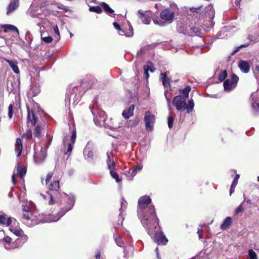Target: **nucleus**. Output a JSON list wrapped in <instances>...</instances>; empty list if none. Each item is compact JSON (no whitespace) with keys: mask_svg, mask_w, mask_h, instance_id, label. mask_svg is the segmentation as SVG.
Wrapping results in <instances>:
<instances>
[{"mask_svg":"<svg viewBox=\"0 0 259 259\" xmlns=\"http://www.w3.org/2000/svg\"><path fill=\"white\" fill-rule=\"evenodd\" d=\"M26 168L19 163L17 167V171L20 178L22 179L26 172Z\"/></svg>","mask_w":259,"mask_h":259,"instance_id":"25","label":"nucleus"},{"mask_svg":"<svg viewBox=\"0 0 259 259\" xmlns=\"http://www.w3.org/2000/svg\"><path fill=\"white\" fill-rule=\"evenodd\" d=\"M76 138V128H75L74 126H73L72 134H71V136L70 138V142L67 146V150L66 151H64L65 154H68L69 155L70 154L71 151H72L73 146L74 144L75 143Z\"/></svg>","mask_w":259,"mask_h":259,"instance_id":"15","label":"nucleus"},{"mask_svg":"<svg viewBox=\"0 0 259 259\" xmlns=\"http://www.w3.org/2000/svg\"><path fill=\"white\" fill-rule=\"evenodd\" d=\"M127 203V202L123 199V198H122L120 200V208H119L120 211V214L119 215H121V213L122 211V210L124 208H126Z\"/></svg>","mask_w":259,"mask_h":259,"instance_id":"39","label":"nucleus"},{"mask_svg":"<svg viewBox=\"0 0 259 259\" xmlns=\"http://www.w3.org/2000/svg\"><path fill=\"white\" fill-rule=\"evenodd\" d=\"M95 151L94 146L92 143L88 142L86 145L84 150L83 155L85 159H93Z\"/></svg>","mask_w":259,"mask_h":259,"instance_id":"14","label":"nucleus"},{"mask_svg":"<svg viewBox=\"0 0 259 259\" xmlns=\"http://www.w3.org/2000/svg\"><path fill=\"white\" fill-rule=\"evenodd\" d=\"M137 212L139 219L148 234L153 235V240L157 245L161 244L162 230L149 196L144 195L139 198Z\"/></svg>","mask_w":259,"mask_h":259,"instance_id":"1","label":"nucleus"},{"mask_svg":"<svg viewBox=\"0 0 259 259\" xmlns=\"http://www.w3.org/2000/svg\"><path fill=\"white\" fill-rule=\"evenodd\" d=\"M168 242V239L166 238L165 236L163 234V245H165Z\"/></svg>","mask_w":259,"mask_h":259,"instance_id":"62","label":"nucleus"},{"mask_svg":"<svg viewBox=\"0 0 259 259\" xmlns=\"http://www.w3.org/2000/svg\"><path fill=\"white\" fill-rule=\"evenodd\" d=\"M161 7V5L159 3V4H156L155 5V8L157 9V10H159V9H160Z\"/></svg>","mask_w":259,"mask_h":259,"instance_id":"64","label":"nucleus"},{"mask_svg":"<svg viewBox=\"0 0 259 259\" xmlns=\"http://www.w3.org/2000/svg\"><path fill=\"white\" fill-rule=\"evenodd\" d=\"M27 119L29 122H31L32 125H34L36 123V118L34 116L33 112H30L29 111L28 112Z\"/></svg>","mask_w":259,"mask_h":259,"instance_id":"34","label":"nucleus"},{"mask_svg":"<svg viewBox=\"0 0 259 259\" xmlns=\"http://www.w3.org/2000/svg\"><path fill=\"white\" fill-rule=\"evenodd\" d=\"M191 91V88L190 86H186L183 90L180 91V94H182L183 95L182 97L188 100L189 98V94Z\"/></svg>","mask_w":259,"mask_h":259,"instance_id":"33","label":"nucleus"},{"mask_svg":"<svg viewBox=\"0 0 259 259\" xmlns=\"http://www.w3.org/2000/svg\"><path fill=\"white\" fill-rule=\"evenodd\" d=\"M155 15H159L160 18L155 15L153 18V21L155 24L160 26L161 25L162 11H157L155 12Z\"/></svg>","mask_w":259,"mask_h":259,"instance_id":"28","label":"nucleus"},{"mask_svg":"<svg viewBox=\"0 0 259 259\" xmlns=\"http://www.w3.org/2000/svg\"><path fill=\"white\" fill-rule=\"evenodd\" d=\"M249 44L246 43V44H244L241 45L240 46L236 48V49L233 51L232 54H234L235 53L237 52L239 50V49L241 48L248 47L249 46Z\"/></svg>","mask_w":259,"mask_h":259,"instance_id":"52","label":"nucleus"},{"mask_svg":"<svg viewBox=\"0 0 259 259\" xmlns=\"http://www.w3.org/2000/svg\"><path fill=\"white\" fill-rule=\"evenodd\" d=\"M249 259H257L256 253L251 249L248 250Z\"/></svg>","mask_w":259,"mask_h":259,"instance_id":"41","label":"nucleus"},{"mask_svg":"<svg viewBox=\"0 0 259 259\" xmlns=\"http://www.w3.org/2000/svg\"><path fill=\"white\" fill-rule=\"evenodd\" d=\"M27 240V237L26 235H23L19 238L16 239L14 241V245L15 246V248H18L24 244Z\"/></svg>","mask_w":259,"mask_h":259,"instance_id":"22","label":"nucleus"},{"mask_svg":"<svg viewBox=\"0 0 259 259\" xmlns=\"http://www.w3.org/2000/svg\"><path fill=\"white\" fill-rule=\"evenodd\" d=\"M143 168V166L141 164H138L134 168V170L136 171L141 170Z\"/></svg>","mask_w":259,"mask_h":259,"instance_id":"58","label":"nucleus"},{"mask_svg":"<svg viewBox=\"0 0 259 259\" xmlns=\"http://www.w3.org/2000/svg\"><path fill=\"white\" fill-rule=\"evenodd\" d=\"M151 65V63H149L147 64L146 66H144V77L146 79H148L149 77V73L148 71L150 70L151 72H153V71L150 68V66Z\"/></svg>","mask_w":259,"mask_h":259,"instance_id":"35","label":"nucleus"},{"mask_svg":"<svg viewBox=\"0 0 259 259\" xmlns=\"http://www.w3.org/2000/svg\"><path fill=\"white\" fill-rule=\"evenodd\" d=\"M239 178V175L238 174L236 175L231 185L236 186V185L238 183V181Z\"/></svg>","mask_w":259,"mask_h":259,"instance_id":"51","label":"nucleus"},{"mask_svg":"<svg viewBox=\"0 0 259 259\" xmlns=\"http://www.w3.org/2000/svg\"><path fill=\"white\" fill-rule=\"evenodd\" d=\"M6 62L9 64L13 71L16 73V74H19V69L17 66V62L10 60H6Z\"/></svg>","mask_w":259,"mask_h":259,"instance_id":"27","label":"nucleus"},{"mask_svg":"<svg viewBox=\"0 0 259 259\" xmlns=\"http://www.w3.org/2000/svg\"><path fill=\"white\" fill-rule=\"evenodd\" d=\"M154 252L155 253V255H156V258L157 259H161L160 253L159 249L157 247L155 249Z\"/></svg>","mask_w":259,"mask_h":259,"instance_id":"53","label":"nucleus"},{"mask_svg":"<svg viewBox=\"0 0 259 259\" xmlns=\"http://www.w3.org/2000/svg\"><path fill=\"white\" fill-rule=\"evenodd\" d=\"M134 109V105H131L128 109L123 110L122 113V116L125 119L129 118L130 117L133 115Z\"/></svg>","mask_w":259,"mask_h":259,"instance_id":"21","label":"nucleus"},{"mask_svg":"<svg viewBox=\"0 0 259 259\" xmlns=\"http://www.w3.org/2000/svg\"><path fill=\"white\" fill-rule=\"evenodd\" d=\"M113 26H114V28H115L116 29H117V30H118V31L120 29H121V28L120 27V25H119V24H118L116 22H113Z\"/></svg>","mask_w":259,"mask_h":259,"instance_id":"59","label":"nucleus"},{"mask_svg":"<svg viewBox=\"0 0 259 259\" xmlns=\"http://www.w3.org/2000/svg\"><path fill=\"white\" fill-rule=\"evenodd\" d=\"M239 77L235 74L232 75L231 79H227L224 82V87L225 91L230 92L235 88L238 81Z\"/></svg>","mask_w":259,"mask_h":259,"instance_id":"12","label":"nucleus"},{"mask_svg":"<svg viewBox=\"0 0 259 259\" xmlns=\"http://www.w3.org/2000/svg\"><path fill=\"white\" fill-rule=\"evenodd\" d=\"M174 119L172 117L169 116L167 118V124L169 128H171L173 126Z\"/></svg>","mask_w":259,"mask_h":259,"instance_id":"49","label":"nucleus"},{"mask_svg":"<svg viewBox=\"0 0 259 259\" xmlns=\"http://www.w3.org/2000/svg\"><path fill=\"white\" fill-rule=\"evenodd\" d=\"M163 85L165 89L164 95L166 99L168 101L171 95V89L170 87V79L167 76V72L163 73Z\"/></svg>","mask_w":259,"mask_h":259,"instance_id":"11","label":"nucleus"},{"mask_svg":"<svg viewBox=\"0 0 259 259\" xmlns=\"http://www.w3.org/2000/svg\"><path fill=\"white\" fill-rule=\"evenodd\" d=\"M77 90V88L73 87L72 89L69 88L67 90L66 94L65 102L70 103L71 99L73 100V104H76L81 99L80 95H77L75 93Z\"/></svg>","mask_w":259,"mask_h":259,"instance_id":"9","label":"nucleus"},{"mask_svg":"<svg viewBox=\"0 0 259 259\" xmlns=\"http://www.w3.org/2000/svg\"><path fill=\"white\" fill-rule=\"evenodd\" d=\"M53 29H54V33L57 35V36H58V39H60V33H59V29H58V27L57 26V25H55L53 27Z\"/></svg>","mask_w":259,"mask_h":259,"instance_id":"54","label":"nucleus"},{"mask_svg":"<svg viewBox=\"0 0 259 259\" xmlns=\"http://www.w3.org/2000/svg\"><path fill=\"white\" fill-rule=\"evenodd\" d=\"M253 102L252 103V107L254 110L255 114H257L258 111H259V102L256 101L254 98H252Z\"/></svg>","mask_w":259,"mask_h":259,"instance_id":"38","label":"nucleus"},{"mask_svg":"<svg viewBox=\"0 0 259 259\" xmlns=\"http://www.w3.org/2000/svg\"><path fill=\"white\" fill-rule=\"evenodd\" d=\"M243 203L240 204L238 207L236 209L235 213V214H238L240 212H242L244 211V208L242 206Z\"/></svg>","mask_w":259,"mask_h":259,"instance_id":"48","label":"nucleus"},{"mask_svg":"<svg viewBox=\"0 0 259 259\" xmlns=\"http://www.w3.org/2000/svg\"><path fill=\"white\" fill-rule=\"evenodd\" d=\"M19 5V0H13L11 1L7 7V14L9 15L13 12L18 7Z\"/></svg>","mask_w":259,"mask_h":259,"instance_id":"20","label":"nucleus"},{"mask_svg":"<svg viewBox=\"0 0 259 259\" xmlns=\"http://www.w3.org/2000/svg\"><path fill=\"white\" fill-rule=\"evenodd\" d=\"M191 31H192V33L195 34L197 36H199L200 32V30L198 27H194L191 28Z\"/></svg>","mask_w":259,"mask_h":259,"instance_id":"47","label":"nucleus"},{"mask_svg":"<svg viewBox=\"0 0 259 259\" xmlns=\"http://www.w3.org/2000/svg\"><path fill=\"white\" fill-rule=\"evenodd\" d=\"M235 187L236 186L231 185V188L230 190V195H231L234 192Z\"/></svg>","mask_w":259,"mask_h":259,"instance_id":"61","label":"nucleus"},{"mask_svg":"<svg viewBox=\"0 0 259 259\" xmlns=\"http://www.w3.org/2000/svg\"><path fill=\"white\" fill-rule=\"evenodd\" d=\"M101 6L102 7V8H103L104 10L105 11V12L109 15H110L111 14H113V15H114V14H113L114 13V10H112L109 6L108 4H107L106 3H104V2H102L101 3Z\"/></svg>","mask_w":259,"mask_h":259,"instance_id":"31","label":"nucleus"},{"mask_svg":"<svg viewBox=\"0 0 259 259\" xmlns=\"http://www.w3.org/2000/svg\"><path fill=\"white\" fill-rule=\"evenodd\" d=\"M202 232H203V230L202 229H198L197 234H198V235L199 236V238L200 239L202 238Z\"/></svg>","mask_w":259,"mask_h":259,"instance_id":"60","label":"nucleus"},{"mask_svg":"<svg viewBox=\"0 0 259 259\" xmlns=\"http://www.w3.org/2000/svg\"><path fill=\"white\" fill-rule=\"evenodd\" d=\"M89 11L90 12H95L97 14H101L102 12V9L98 6L90 7Z\"/></svg>","mask_w":259,"mask_h":259,"instance_id":"37","label":"nucleus"},{"mask_svg":"<svg viewBox=\"0 0 259 259\" xmlns=\"http://www.w3.org/2000/svg\"><path fill=\"white\" fill-rule=\"evenodd\" d=\"M2 27L4 29L6 32L7 31H11L13 32H16L18 35L19 34V30L18 28L14 25L11 24H5Z\"/></svg>","mask_w":259,"mask_h":259,"instance_id":"29","label":"nucleus"},{"mask_svg":"<svg viewBox=\"0 0 259 259\" xmlns=\"http://www.w3.org/2000/svg\"><path fill=\"white\" fill-rule=\"evenodd\" d=\"M247 39L250 41V43H255L257 41V38L251 34L248 35Z\"/></svg>","mask_w":259,"mask_h":259,"instance_id":"44","label":"nucleus"},{"mask_svg":"<svg viewBox=\"0 0 259 259\" xmlns=\"http://www.w3.org/2000/svg\"><path fill=\"white\" fill-rule=\"evenodd\" d=\"M34 159L35 162L38 164L42 163L45 160L47 156V149L44 147H40L38 149L37 147H36L34 148Z\"/></svg>","mask_w":259,"mask_h":259,"instance_id":"8","label":"nucleus"},{"mask_svg":"<svg viewBox=\"0 0 259 259\" xmlns=\"http://www.w3.org/2000/svg\"><path fill=\"white\" fill-rule=\"evenodd\" d=\"M118 32L119 35H124L126 37H131L133 35V29L131 25H128V29H123L121 28Z\"/></svg>","mask_w":259,"mask_h":259,"instance_id":"19","label":"nucleus"},{"mask_svg":"<svg viewBox=\"0 0 259 259\" xmlns=\"http://www.w3.org/2000/svg\"><path fill=\"white\" fill-rule=\"evenodd\" d=\"M2 243L3 244L5 248L7 250L15 249L14 241L9 236H5L1 241Z\"/></svg>","mask_w":259,"mask_h":259,"instance_id":"16","label":"nucleus"},{"mask_svg":"<svg viewBox=\"0 0 259 259\" xmlns=\"http://www.w3.org/2000/svg\"><path fill=\"white\" fill-rule=\"evenodd\" d=\"M187 99L182 97V95L175 97L173 100L172 104L179 111L187 110L188 113H190L193 110L194 103L191 99L188 101V105H187L186 101Z\"/></svg>","mask_w":259,"mask_h":259,"instance_id":"4","label":"nucleus"},{"mask_svg":"<svg viewBox=\"0 0 259 259\" xmlns=\"http://www.w3.org/2000/svg\"><path fill=\"white\" fill-rule=\"evenodd\" d=\"M22 141L20 138H17L16 140L15 151L17 153V156L19 157L22 153Z\"/></svg>","mask_w":259,"mask_h":259,"instance_id":"24","label":"nucleus"},{"mask_svg":"<svg viewBox=\"0 0 259 259\" xmlns=\"http://www.w3.org/2000/svg\"><path fill=\"white\" fill-rule=\"evenodd\" d=\"M232 223V219L231 217H227L221 225V228L222 230L227 229Z\"/></svg>","mask_w":259,"mask_h":259,"instance_id":"30","label":"nucleus"},{"mask_svg":"<svg viewBox=\"0 0 259 259\" xmlns=\"http://www.w3.org/2000/svg\"><path fill=\"white\" fill-rule=\"evenodd\" d=\"M14 103H11L8 107V116L10 119L12 117L13 114V108H14Z\"/></svg>","mask_w":259,"mask_h":259,"instance_id":"40","label":"nucleus"},{"mask_svg":"<svg viewBox=\"0 0 259 259\" xmlns=\"http://www.w3.org/2000/svg\"><path fill=\"white\" fill-rule=\"evenodd\" d=\"M107 157L106 163L108 169L115 168V158L112 151H108L106 153Z\"/></svg>","mask_w":259,"mask_h":259,"instance_id":"17","label":"nucleus"},{"mask_svg":"<svg viewBox=\"0 0 259 259\" xmlns=\"http://www.w3.org/2000/svg\"><path fill=\"white\" fill-rule=\"evenodd\" d=\"M12 223L11 218H7L5 214H0V225L6 226H9Z\"/></svg>","mask_w":259,"mask_h":259,"instance_id":"23","label":"nucleus"},{"mask_svg":"<svg viewBox=\"0 0 259 259\" xmlns=\"http://www.w3.org/2000/svg\"><path fill=\"white\" fill-rule=\"evenodd\" d=\"M32 136V133L30 130H28L26 131V132L23 134L22 136V138H25L27 140L30 139Z\"/></svg>","mask_w":259,"mask_h":259,"instance_id":"45","label":"nucleus"},{"mask_svg":"<svg viewBox=\"0 0 259 259\" xmlns=\"http://www.w3.org/2000/svg\"><path fill=\"white\" fill-rule=\"evenodd\" d=\"M145 50H146L145 48H141L140 51H138L137 55L138 56H141L143 55V54H144L145 53Z\"/></svg>","mask_w":259,"mask_h":259,"instance_id":"57","label":"nucleus"},{"mask_svg":"<svg viewBox=\"0 0 259 259\" xmlns=\"http://www.w3.org/2000/svg\"><path fill=\"white\" fill-rule=\"evenodd\" d=\"M151 12L150 11L144 12L142 10H139L138 12V17L141 20L143 23L145 24H149L151 22Z\"/></svg>","mask_w":259,"mask_h":259,"instance_id":"13","label":"nucleus"},{"mask_svg":"<svg viewBox=\"0 0 259 259\" xmlns=\"http://www.w3.org/2000/svg\"><path fill=\"white\" fill-rule=\"evenodd\" d=\"M91 112L94 115V121L95 124L99 126L104 125V122L106 120L105 113L101 110H98L95 106L91 108Z\"/></svg>","mask_w":259,"mask_h":259,"instance_id":"7","label":"nucleus"},{"mask_svg":"<svg viewBox=\"0 0 259 259\" xmlns=\"http://www.w3.org/2000/svg\"><path fill=\"white\" fill-rule=\"evenodd\" d=\"M238 66L242 72L247 73L249 71L250 65L249 62L245 60H240L238 63Z\"/></svg>","mask_w":259,"mask_h":259,"instance_id":"18","label":"nucleus"},{"mask_svg":"<svg viewBox=\"0 0 259 259\" xmlns=\"http://www.w3.org/2000/svg\"><path fill=\"white\" fill-rule=\"evenodd\" d=\"M12 182L13 183V184L14 185H16V180H15V174H13L12 176Z\"/></svg>","mask_w":259,"mask_h":259,"instance_id":"63","label":"nucleus"},{"mask_svg":"<svg viewBox=\"0 0 259 259\" xmlns=\"http://www.w3.org/2000/svg\"><path fill=\"white\" fill-rule=\"evenodd\" d=\"M42 40L47 43L51 42L53 40V38L51 36H48L46 37H41Z\"/></svg>","mask_w":259,"mask_h":259,"instance_id":"50","label":"nucleus"},{"mask_svg":"<svg viewBox=\"0 0 259 259\" xmlns=\"http://www.w3.org/2000/svg\"><path fill=\"white\" fill-rule=\"evenodd\" d=\"M9 230L12 232L14 235L18 237H21L23 234V231L21 229H17L14 227H10Z\"/></svg>","mask_w":259,"mask_h":259,"instance_id":"32","label":"nucleus"},{"mask_svg":"<svg viewBox=\"0 0 259 259\" xmlns=\"http://www.w3.org/2000/svg\"><path fill=\"white\" fill-rule=\"evenodd\" d=\"M53 172H49L47 174V177H46V183H47L50 181V180L53 177Z\"/></svg>","mask_w":259,"mask_h":259,"instance_id":"55","label":"nucleus"},{"mask_svg":"<svg viewBox=\"0 0 259 259\" xmlns=\"http://www.w3.org/2000/svg\"><path fill=\"white\" fill-rule=\"evenodd\" d=\"M139 118L137 117L133 120H130L129 123L131 126H135L139 123Z\"/></svg>","mask_w":259,"mask_h":259,"instance_id":"46","label":"nucleus"},{"mask_svg":"<svg viewBox=\"0 0 259 259\" xmlns=\"http://www.w3.org/2000/svg\"><path fill=\"white\" fill-rule=\"evenodd\" d=\"M113 238L116 244L120 247L124 248V252H125V248L124 247V242L121 240V237L117 233H114L113 234Z\"/></svg>","mask_w":259,"mask_h":259,"instance_id":"26","label":"nucleus"},{"mask_svg":"<svg viewBox=\"0 0 259 259\" xmlns=\"http://www.w3.org/2000/svg\"><path fill=\"white\" fill-rule=\"evenodd\" d=\"M109 170L110 171V174L111 177L114 179H115L116 182H119L121 181V180L119 177L118 174L116 172L114 171V168H112L111 169Z\"/></svg>","mask_w":259,"mask_h":259,"instance_id":"36","label":"nucleus"},{"mask_svg":"<svg viewBox=\"0 0 259 259\" xmlns=\"http://www.w3.org/2000/svg\"><path fill=\"white\" fill-rule=\"evenodd\" d=\"M68 197L67 203L65 208L60 209L59 212L55 215V214H51L52 219H57L56 222L58 221L62 217H63L67 211L70 210L74 205L75 197L72 194L67 195Z\"/></svg>","mask_w":259,"mask_h":259,"instance_id":"6","label":"nucleus"},{"mask_svg":"<svg viewBox=\"0 0 259 259\" xmlns=\"http://www.w3.org/2000/svg\"><path fill=\"white\" fill-rule=\"evenodd\" d=\"M144 121L145 122L146 130L148 132L152 131L153 129L155 121L154 115L152 114L149 111H146L145 113Z\"/></svg>","mask_w":259,"mask_h":259,"instance_id":"10","label":"nucleus"},{"mask_svg":"<svg viewBox=\"0 0 259 259\" xmlns=\"http://www.w3.org/2000/svg\"><path fill=\"white\" fill-rule=\"evenodd\" d=\"M57 8L59 9L67 11L68 8L67 7L62 5V4H58Z\"/></svg>","mask_w":259,"mask_h":259,"instance_id":"56","label":"nucleus"},{"mask_svg":"<svg viewBox=\"0 0 259 259\" xmlns=\"http://www.w3.org/2000/svg\"><path fill=\"white\" fill-rule=\"evenodd\" d=\"M227 76V72L226 70L223 71L219 76V79L220 81H223Z\"/></svg>","mask_w":259,"mask_h":259,"instance_id":"42","label":"nucleus"},{"mask_svg":"<svg viewBox=\"0 0 259 259\" xmlns=\"http://www.w3.org/2000/svg\"><path fill=\"white\" fill-rule=\"evenodd\" d=\"M22 219L23 223L28 227L38 224L40 223H51L56 222L57 219H52L51 214H42L38 215L36 212L32 213L29 206L27 205H22Z\"/></svg>","mask_w":259,"mask_h":259,"instance_id":"2","label":"nucleus"},{"mask_svg":"<svg viewBox=\"0 0 259 259\" xmlns=\"http://www.w3.org/2000/svg\"><path fill=\"white\" fill-rule=\"evenodd\" d=\"M177 9V5L171 3L170 7L163 10V25L171 23L175 17V13Z\"/></svg>","mask_w":259,"mask_h":259,"instance_id":"5","label":"nucleus"},{"mask_svg":"<svg viewBox=\"0 0 259 259\" xmlns=\"http://www.w3.org/2000/svg\"><path fill=\"white\" fill-rule=\"evenodd\" d=\"M49 189L50 191L47 192L45 194H40V196L48 202L49 205L52 206L56 202V195L60 189L59 181L56 180L51 182Z\"/></svg>","mask_w":259,"mask_h":259,"instance_id":"3","label":"nucleus"},{"mask_svg":"<svg viewBox=\"0 0 259 259\" xmlns=\"http://www.w3.org/2000/svg\"><path fill=\"white\" fill-rule=\"evenodd\" d=\"M34 135L36 137H39L41 135V128L38 125H36L35 128Z\"/></svg>","mask_w":259,"mask_h":259,"instance_id":"43","label":"nucleus"}]
</instances>
